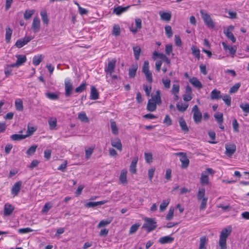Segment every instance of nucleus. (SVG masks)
Listing matches in <instances>:
<instances>
[{"instance_id":"obj_44","label":"nucleus","mask_w":249,"mask_h":249,"mask_svg":"<svg viewBox=\"0 0 249 249\" xmlns=\"http://www.w3.org/2000/svg\"><path fill=\"white\" fill-rule=\"evenodd\" d=\"M140 225H141L140 223H135L132 225L129 229V233L133 234L134 233H136L137 230H138Z\"/></svg>"},{"instance_id":"obj_2","label":"nucleus","mask_w":249,"mask_h":249,"mask_svg":"<svg viewBox=\"0 0 249 249\" xmlns=\"http://www.w3.org/2000/svg\"><path fill=\"white\" fill-rule=\"evenodd\" d=\"M144 223L142 226V228L147 230L148 232L153 231L157 227V222L153 218H144Z\"/></svg>"},{"instance_id":"obj_29","label":"nucleus","mask_w":249,"mask_h":249,"mask_svg":"<svg viewBox=\"0 0 249 249\" xmlns=\"http://www.w3.org/2000/svg\"><path fill=\"white\" fill-rule=\"evenodd\" d=\"M178 122L181 127V130L184 131V132H188L189 131V128L184 119L182 118V117H180V119H179Z\"/></svg>"},{"instance_id":"obj_8","label":"nucleus","mask_w":249,"mask_h":249,"mask_svg":"<svg viewBox=\"0 0 249 249\" xmlns=\"http://www.w3.org/2000/svg\"><path fill=\"white\" fill-rule=\"evenodd\" d=\"M207 172L208 173L212 174L213 169L211 168L206 169V171L202 173L200 177V183L203 185H208L209 183V178L208 174H207Z\"/></svg>"},{"instance_id":"obj_9","label":"nucleus","mask_w":249,"mask_h":249,"mask_svg":"<svg viewBox=\"0 0 249 249\" xmlns=\"http://www.w3.org/2000/svg\"><path fill=\"white\" fill-rule=\"evenodd\" d=\"M34 37H32V36H26L24 38L17 40L15 43V46L19 48H22L23 46L25 45V44L28 43Z\"/></svg>"},{"instance_id":"obj_45","label":"nucleus","mask_w":249,"mask_h":249,"mask_svg":"<svg viewBox=\"0 0 249 249\" xmlns=\"http://www.w3.org/2000/svg\"><path fill=\"white\" fill-rule=\"evenodd\" d=\"M121 34V29L120 28V26L118 24H115L113 26L112 34H113L115 36H120Z\"/></svg>"},{"instance_id":"obj_41","label":"nucleus","mask_w":249,"mask_h":249,"mask_svg":"<svg viewBox=\"0 0 249 249\" xmlns=\"http://www.w3.org/2000/svg\"><path fill=\"white\" fill-rule=\"evenodd\" d=\"M169 202L170 200L169 199L163 200L160 206V211L163 212V211L166 210Z\"/></svg>"},{"instance_id":"obj_38","label":"nucleus","mask_w":249,"mask_h":249,"mask_svg":"<svg viewBox=\"0 0 249 249\" xmlns=\"http://www.w3.org/2000/svg\"><path fill=\"white\" fill-rule=\"evenodd\" d=\"M160 15L161 19H164V20L166 21L170 20L172 16L170 13L161 12V11L160 12Z\"/></svg>"},{"instance_id":"obj_33","label":"nucleus","mask_w":249,"mask_h":249,"mask_svg":"<svg viewBox=\"0 0 249 249\" xmlns=\"http://www.w3.org/2000/svg\"><path fill=\"white\" fill-rule=\"evenodd\" d=\"M207 242L206 236H201L200 238L198 249H207L206 244Z\"/></svg>"},{"instance_id":"obj_25","label":"nucleus","mask_w":249,"mask_h":249,"mask_svg":"<svg viewBox=\"0 0 249 249\" xmlns=\"http://www.w3.org/2000/svg\"><path fill=\"white\" fill-rule=\"evenodd\" d=\"M157 108L156 102L153 101L152 98L148 100L147 105V110L149 111H154Z\"/></svg>"},{"instance_id":"obj_3","label":"nucleus","mask_w":249,"mask_h":249,"mask_svg":"<svg viewBox=\"0 0 249 249\" xmlns=\"http://www.w3.org/2000/svg\"><path fill=\"white\" fill-rule=\"evenodd\" d=\"M201 18H203L206 26L210 28H213L215 24L210 15L204 10H200Z\"/></svg>"},{"instance_id":"obj_57","label":"nucleus","mask_w":249,"mask_h":249,"mask_svg":"<svg viewBox=\"0 0 249 249\" xmlns=\"http://www.w3.org/2000/svg\"><path fill=\"white\" fill-rule=\"evenodd\" d=\"M162 82L165 88L169 89L170 87L171 81L169 78L166 77L162 79Z\"/></svg>"},{"instance_id":"obj_63","label":"nucleus","mask_w":249,"mask_h":249,"mask_svg":"<svg viewBox=\"0 0 249 249\" xmlns=\"http://www.w3.org/2000/svg\"><path fill=\"white\" fill-rule=\"evenodd\" d=\"M163 123L167 126H169V125H171L172 120L169 115H165Z\"/></svg>"},{"instance_id":"obj_4","label":"nucleus","mask_w":249,"mask_h":249,"mask_svg":"<svg viewBox=\"0 0 249 249\" xmlns=\"http://www.w3.org/2000/svg\"><path fill=\"white\" fill-rule=\"evenodd\" d=\"M192 112H193V119L194 122L196 124L200 123L202 115L198 107V106L195 105L193 106Z\"/></svg>"},{"instance_id":"obj_53","label":"nucleus","mask_w":249,"mask_h":249,"mask_svg":"<svg viewBox=\"0 0 249 249\" xmlns=\"http://www.w3.org/2000/svg\"><path fill=\"white\" fill-rule=\"evenodd\" d=\"M86 89V82L82 83L80 85L75 89L76 92H82Z\"/></svg>"},{"instance_id":"obj_23","label":"nucleus","mask_w":249,"mask_h":249,"mask_svg":"<svg viewBox=\"0 0 249 249\" xmlns=\"http://www.w3.org/2000/svg\"><path fill=\"white\" fill-rule=\"evenodd\" d=\"M111 144L112 146L117 148L118 150H119L120 151L122 150L123 146L121 142V140H120V139H115L114 140L111 141Z\"/></svg>"},{"instance_id":"obj_51","label":"nucleus","mask_w":249,"mask_h":249,"mask_svg":"<svg viewBox=\"0 0 249 249\" xmlns=\"http://www.w3.org/2000/svg\"><path fill=\"white\" fill-rule=\"evenodd\" d=\"M241 86V84L240 83H236V84H235V85H233V86H232L230 90H229V92L230 93H235V92H236L237 91V90H238V89H239V88Z\"/></svg>"},{"instance_id":"obj_19","label":"nucleus","mask_w":249,"mask_h":249,"mask_svg":"<svg viewBox=\"0 0 249 249\" xmlns=\"http://www.w3.org/2000/svg\"><path fill=\"white\" fill-rule=\"evenodd\" d=\"M99 98V93L97 89L95 86H91L90 88V98L91 100H97Z\"/></svg>"},{"instance_id":"obj_31","label":"nucleus","mask_w":249,"mask_h":249,"mask_svg":"<svg viewBox=\"0 0 249 249\" xmlns=\"http://www.w3.org/2000/svg\"><path fill=\"white\" fill-rule=\"evenodd\" d=\"M40 15L41 19L44 24H48L49 22V19L48 18L47 13L46 10H42L40 12Z\"/></svg>"},{"instance_id":"obj_46","label":"nucleus","mask_w":249,"mask_h":249,"mask_svg":"<svg viewBox=\"0 0 249 249\" xmlns=\"http://www.w3.org/2000/svg\"><path fill=\"white\" fill-rule=\"evenodd\" d=\"M214 117L218 123H222L224 118L222 113H216L214 114Z\"/></svg>"},{"instance_id":"obj_5","label":"nucleus","mask_w":249,"mask_h":249,"mask_svg":"<svg viewBox=\"0 0 249 249\" xmlns=\"http://www.w3.org/2000/svg\"><path fill=\"white\" fill-rule=\"evenodd\" d=\"M64 86L65 90V94L66 96H70L73 89V84L70 78L65 79L64 81Z\"/></svg>"},{"instance_id":"obj_12","label":"nucleus","mask_w":249,"mask_h":249,"mask_svg":"<svg viewBox=\"0 0 249 249\" xmlns=\"http://www.w3.org/2000/svg\"><path fill=\"white\" fill-rule=\"evenodd\" d=\"M226 152L227 156L231 157L234 153L236 150V145L234 144H226L225 145Z\"/></svg>"},{"instance_id":"obj_40","label":"nucleus","mask_w":249,"mask_h":249,"mask_svg":"<svg viewBox=\"0 0 249 249\" xmlns=\"http://www.w3.org/2000/svg\"><path fill=\"white\" fill-rule=\"evenodd\" d=\"M15 67L13 66V63L11 65H8L5 67L4 73L6 77L9 76L10 75H12V71H13V68Z\"/></svg>"},{"instance_id":"obj_15","label":"nucleus","mask_w":249,"mask_h":249,"mask_svg":"<svg viewBox=\"0 0 249 249\" xmlns=\"http://www.w3.org/2000/svg\"><path fill=\"white\" fill-rule=\"evenodd\" d=\"M233 29H234V26H230L229 27V28H228L227 31L226 32H224V33H225L226 37H228V38H229V39H231L232 42H235V41L236 40V38H235L233 34L231 31V30H233Z\"/></svg>"},{"instance_id":"obj_34","label":"nucleus","mask_w":249,"mask_h":249,"mask_svg":"<svg viewBox=\"0 0 249 249\" xmlns=\"http://www.w3.org/2000/svg\"><path fill=\"white\" fill-rule=\"evenodd\" d=\"M13 34V30L10 28H6L5 41L7 43L10 42L11 36Z\"/></svg>"},{"instance_id":"obj_27","label":"nucleus","mask_w":249,"mask_h":249,"mask_svg":"<svg viewBox=\"0 0 249 249\" xmlns=\"http://www.w3.org/2000/svg\"><path fill=\"white\" fill-rule=\"evenodd\" d=\"M189 81L191 83V84L195 87L201 89L203 87L201 82H200L197 78H196V77H193V78H190Z\"/></svg>"},{"instance_id":"obj_55","label":"nucleus","mask_w":249,"mask_h":249,"mask_svg":"<svg viewBox=\"0 0 249 249\" xmlns=\"http://www.w3.org/2000/svg\"><path fill=\"white\" fill-rule=\"evenodd\" d=\"M149 70V63L148 61H144L142 67V71L145 74L146 72Z\"/></svg>"},{"instance_id":"obj_37","label":"nucleus","mask_w":249,"mask_h":249,"mask_svg":"<svg viewBox=\"0 0 249 249\" xmlns=\"http://www.w3.org/2000/svg\"><path fill=\"white\" fill-rule=\"evenodd\" d=\"M112 221V219H111V218L106 220H102L99 222L97 225V228H100L101 227H104V226H106L107 225H108V224L111 223Z\"/></svg>"},{"instance_id":"obj_48","label":"nucleus","mask_w":249,"mask_h":249,"mask_svg":"<svg viewBox=\"0 0 249 249\" xmlns=\"http://www.w3.org/2000/svg\"><path fill=\"white\" fill-rule=\"evenodd\" d=\"M53 204L51 202H47L44 205L43 208L42 210V212L43 213H47L49 212V210L53 207Z\"/></svg>"},{"instance_id":"obj_7","label":"nucleus","mask_w":249,"mask_h":249,"mask_svg":"<svg viewBox=\"0 0 249 249\" xmlns=\"http://www.w3.org/2000/svg\"><path fill=\"white\" fill-rule=\"evenodd\" d=\"M117 60L115 58L109 61L107 66L105 68V71L107 74H112L114 71Z\"/></svg>"},{"instance_id":"obj_36","label":"nucleus","mask_w":249,"mask_h":249,"mask_svg":"<svg viewBox=\"0 0 249 249\" xmlns=\"http://www.w3.org/2000/svg\"><path fill=\"white\" fill-rule=\"evenodd\" d=\"M15 107L17 110L21 111L23 109V102L22 100L18 98L15 101Z\"/></svg>"},{"instance_id":"obj_61","label":"nucleus","mask_w":249,"mask_h":249,"mask_svg":"<svg viewBox=\"0 0 249 249\" xmlns=\"http://www.w3.org/2000/svg\"><path fill=\"white\" fill-rule=\"evenodd\" d=\"M145 76L146 77V80L148 82L150 83L153 82V76L151 72L149 70H148L147 72L145 74Z\"/></svg>"},{"instance_id":"obj_16","label":"nucleus","mask_w":249,"mask_h":249,"mask_svg":"<svg viewBox=\"0 0 249 249\" xmlns=\"http://www.w3.org/2000/svg\"><path fill=\"white\" fill-rule=\"evenodd\" d=\"M138 69V65L137 63H135L134 64L131 65L128 71V75L130 78H133V77H135Z\"/></svg>"},{"instance_id":"obj_42","label":"nucleus","mask_w":249,"mask_h":249,"mask_svg":"<svg viewBox=\"0 0 249 249\" xmlns=\"http://www.w3.org/2000/svg\"><path fill=\"white\" fill-rule=\"evenodd\" d=\"M42 59L41 55H35L33 59V63L34 65L37 66L39 65L40 63L42 61Z\"/></svg>"},{"instance_id":"obj_62","label":"nucleus","mask_w":249,"mask_h":249,"mask_svg":"<svg viewBox=\"0 0 249 249\" xmlns=\"http://www.w3.org/2000/svg\"><path fill=\"white\" fill-rule=\"evenodd\" d=\"M34 13V11L26 10L24 13V18L25 19H28L31 18Z\"/></svg>"},{"instance_id":"obj_22","label":"nucleus","mask_w":249,"mask_h":249,"mask_svg":"<svg viewBox=\"0 0 249 249\" xmlns=\"http://www.w3.org/2000/svg\"><path fill=\"white\" fill-rule=\"evenodd\" d=\"M210 97L212 100H218V99L221 98V92L220 90L214 89L211 91L210 94Z\"/></svg>"},{"instance_id":"obj_21","label":"nucleus","mask_w":249,"mask_h":249,"mask_svg":"<svg viewBox=\"0 0 249 249\" xmlns=\"http://www.w3.org/2000/svg\"><path fill=\"white\" fill-rule=\"evenodd\" d=\"M138 160V157H135L133 159L129 166V171L131 173L135 174L136 173V166Z\"/></svg>"},{"instance_id":"obj_50","label":"nucleus","mask_w":249,"mask_h":249,"mask_svg":"<svg viewBox=\"0 0 249 249\" xmlns=\"http://www.w3.org/2000/svg\"><path fill=\"white\" fill-rule=\"evenodd\" d=\"M165 34L167 37L170 38L172 37L173 36V32L172 30V28L170 26H165Z\"/></svg>"},{"instance_id":"obj_39","label":"nucleus","mask_w":249,"mask_h":249,"mask_svg":"<svg viewBox=\"0 0 249 249\" xmlns=\"http://www.w3.org/2000/svg\"><path fill=\"white\" fill-rule=\"evenodd\" d=\"M133 53L134 57H135V59L139 60L140 57V54L141 52V49L139 46H136L133 48Z\"/></svg>"},{"instance_id":"obj_47","label":"nucleus","mask_w":249,"mask_h":249,"mask_svg":"<svg viewBox=\"0 0 249 249\" xmlns=\"http://www.w3.org/2000/svg\"><path fill=\"white\" fill-rule=\"evenodd\" d=\"M188 107V104H183L182 103H179V102L177 104V108L179 111H185V110L187 109Z\"/></svg>"},{"instance_id":"obj_28","label":"nucleus","mask_w":249,"mask_h":249,"mask_svg":"<svg viewBox=\"0 0 249 249\" xmlns=\"http://www.w3.org/2000/svg\"><path fill=\"white\" fill-rule=\"evenodd\" d=\"M28 134L22 135V134H12L10 136V139L12 141H20L22 139H24L28 136Z\"/></svg>"},{"instance_id":"obj_26","label":"nucleus","mask_w":249,"mask_h":249,"mask_svg":"<svg viewBox=\"0 0 249 249\" xmlns=\"http://www.w3.org/2000/svg\"><path fill=\"white\" fill-rule=\"evenodd\" d=\"M151 98H152L154 102H155V104H161V100L160 97V90H157L156 94L154 95H152Z\"/></svg>"},{"instance_id":"obj_60","label":"nucleus","mask_w":249,"mask_h":249,"mask_svg":"<svg viewBox=\"0 0 249 249\" xmlns=\"http://www.w3.org/2000/svg\"><path fill=\"white\" fill-rule=\"evenodd\" d=\"M94 149V147H89L88 148V149L85 150L86 159H89L90 158L93 152Z\"/></svg>"},{"instance_id":"obj_24","label":"nucleus","mask_w":249,"mask_h":249,"mask_svg":"<svg viewBox=\"0 0 249 249\" xmlns=\"http://www.w3.org/2000/svg\"><path fill=\"white\" fill-rule=\"evenodd\" d=\"M108 202V200H101V201L98 202H89L88 203L86 204V206L88 207V208H94V207L100 206V205H102L105 204Z\"/></svg>"},{"instance_id":"obj_56","label":"nucleus","mask_w":249,"mask_h":249,"mask_svg":"<svg viewBox=\"0 0 249 249\" xmlns=\"http://www.w3.org/2000/svg\"><path fill=\"white\" fill-rule=\"evenodd\" d=\"M222 99L224 101L225 103L228 106H230L231 105V98L230 95L226 94L222 97Z\"/></svg>"},{"instance_id":"obj_1","label":"nucleus","mask_w":249,"mask_h":249,"mask_svg":"<svg viewBox=\"0 0 249 249\" xmlns=\"http://www.w3.org/2000/svg\"><path fill=\"white\" fill-rule=\"evenodd\" d=\"M232 228L231 226L225 228L221 230L219 239V246L221 249H227V239L231 233Z\"/></svg>"},{"instance_id":"obj_52","label":"nucleus","mask_w":249,"mask_h":249,"mask_svg":"<svg viewBox=\"0 0 249 249\" xmlns=\"http://www.w3.org/2000/svg\"><path fill=\"white\" fill-rule=\"evenodd\" d=\"M145 160L147 163H151L153 161V155L151 152H145Z\"/></svg>"},{"instance_id":"obj_59","label":"nucleus","mask_w":249,"mask_h":249,"mask_svg":"<svg viewBox=\"0 0 249 249\" xmlns=\"http://www.w3.org/2000/svg\"><path fill=\"white\" fill-rule=\"evenodd\" d=\"M37 146L36 145H32L30 146L29 149L27 150L26 153L28 155H33L35 154L36 149L37 148Z\"/></svg>"},{"instance_id":"obj_32","label":"nucleus","mask_w":249,"mask_h":249,"mask_svg":"<svg viewBox=\"0 0 249 249\" xmlns=\"http://www.w3.org/2000/svg\"><path fill=\"white\" fill-rule=\"evenodd\" d=\"M110 128L111 129L112 133L113 134H118V128L115 121L113 120V119H111L110 120Z\"/></svg>"},{"instance_id":"obj_49","label":"nucleus","mask_w":249,"mask_h":249,"mask_svg":"<svg viewBox=\"0 0 249 249\" xmlns=\"http://www.w3.org/2000/svg\"><path fill=\"white\" fill-rule=\"evenodd\" d=\"M201 200V202L199 207V209L200 210H204L207 206L208 197H206V196H204V197Z\"/></svg>"},{"instance_id":"obj_30","label":"nucleus","mask_w":249,"mask_h":249,"mask_svg":"<svg viewBox=\"0 0 249 249\" xmlns=\"http://www.w3.org/2000/svg\"><path fill=\"white\" fill-rule=\"evenodd\" d=\"M174 239L173 237L166 235V236L160 237L159 242L161 244L172 243V242L174 241Z\"/></svg>"},{"instance_id":"obj_6","label":"nucleus","mask_w":249,"mask_h":249,"mask_svg":"<svg viewBox=\"0 0 249 249\" xmlns=\"http://www.w3.org/2000/svg\"><path fill=\"white\" fill-rule=\"evenodd\" d=\"M176 155L180 156V160L181 162V168L183 169H186V168L189 166L190 161L185 152H177V153H176Z\"/></svg>"},{"instance_id":"obj_14","label":"nucleus","mask_w":249,"mask_h":249,"mask_svg":"<svg viewBox=\"0 0 249 249\" xmlns=\"http://www.w3.org/2000/svg\"><path fill=\"white\" fill-rule=\"evenodd\" d=\"M16 58L17 59V61L13 63V66H15V67H19L27 61V57L25 55H17Z\"/></svg>"},{"instance_id":"obj_20","label":"nucleus","mask_w":249,"mask_h":249,"mask_svg":"<svg viewBox=\"0 0 249 249\" xmlns=\"http://www.w3.org/2000/svg\"><path fill=\"white\" fill-rule=\"evenodd\" d=\"M127 171L126 170H122L121 172L120 177H119V181L122 184L126 185L127 184Z\"/></svg>"},{"instance_id":"obj_13","label":"nucleus","mask_w":249,"mask_h":249,"mask_svg":"<svg viewBox=\"0 0 249 249\" xmlns=\"http://www.w3.org/2000/svg\"><path fill=\"white\" fill-rule=\"evenodd\" d=\"M142 27V19L140 18H135V27L133 26L129 28V30L133 34H136L138 30H140Z\"/></svg>"},{"instance_id":"obj_58","label":"nucleus","mask_w":249,"mask_h":249,"mask_svg":"<svg viewBox=\"0 0 249 249\" xmlns=\"http://www.w3.org/2000/svg\"><path fill=\"white\" fill-rule=\"evenodd\" d=\"M192 52L193 55H195L197 59H199L200 57V51L197 48L194 47V46L192 47Z\"/></svg>"},{"instance_id":"obj_11","label":"nucleus","mask_w":249,"mask_h":249,"mask_svg":"<svg viewBox=\"0 0 249 249\" xmlns=\"http://www.w3.org/2000/svg\"><path fill=\"white\" fill-rule=\"evenodd\" d=\"M22 184V182L21 181H18V182H16L12 186L11 192V194L13 195L14 196H17V195H18L21 188Z\"/></svg>"},{"instance_id":"obj_64","label":"nucleus","mask_w":249,"mask_h":249,"mask_svg":"<svg viewBox=\"0 0 249 249\" xmlns=\"http://www.w3.org/2000/svg\"><path fill=\"white\" fill-rule=\"evenodd\" d=\"M56 123H57V121H56V119H50L49 120V124L50 126V128L51 129H54V127H55V126L56 125Z\"/></svg>"},{"instance_id":"obj_43","label":"nucleus","mask_w":249,"mask_h":249,"mask_svg":"<svg viewBox=\"0 0 249 249\" xmlns=\"http://www.w3.org/2000/svg\"><path fill=\"white\" fill-rule=\"evenodd\" d=\"M78 118L80 121L83 122H86V123H88L89 121V119L86 115V113L85 112H81L79 113Z\"/></svg>"},{"instance_id":"obj_17","label":"nucleus","mask_w":249,"mask_h":249,"mask_svg":"<svg viewBox=\"0 0 249 249\" xmlns=\"http://www.w3.org/2000/svg\"><path fill=\"white\" fill-rule=\"evenodd\" d=\"M14 210V206L12 204L6 203L4 205L3 213L5 216L10 215Z\"/></svg>"},{"instance_id":"obj_54","label":"nucleus","mask_w":249,"mask_h":249,"mask_svg":"<svg viewBox=\"0 0 249 249\" xmlns=\"http://www.w3.org/2000/svg\"><path fill=\"white\" fill-rule=\"evenodd\" d=\"M174 213V208H170L168 212V213L166 216V219L168 220H172L173 218Z\"/></svg>"},{"instance_id":"obj_18","label":"nucleus","mask_w":249,"mask_h":249,"mask_svg":"<svg viewBox=\"0 0 249 249\" xmlns=\"http://www.w3.org/2000/svg\"><path fill=\"white\" fill-rule=\"evenodd\" d=\"M130 5H128L126 7L117 6L116 7H114L113 9V13H115L118 16L121 15V14L127 11Z\"/></svg>"},{"instance_id":"obj_35","label":"nucleus","mask_w":249,"mask_h":249,"mask_svg":"<svg viewBox=\"0 0 249 249\" xmlns=\"http://www.w3.org/2000/svg\"><path fill=\"white\" fill-rule=\"evenodd\" d=\"M205 195V189L204 188H199L196 195L197 200H201L204 197Z\"/></svg>"},{"instance_id":"obj_10","label":"nucleus","mask_w":249,"mask_h":249,"mask_svg":"<svg viewBox=\"0 0 249 249\" xmlns=\"http://www.w3.org/2000/svg\"><path fill=\"white\" fill-rule=\"evenodd\" d=\"M32 29L34 33H37L40 30V20L38 17H34L32 21Z\"/></svg>"}]
</instances>
